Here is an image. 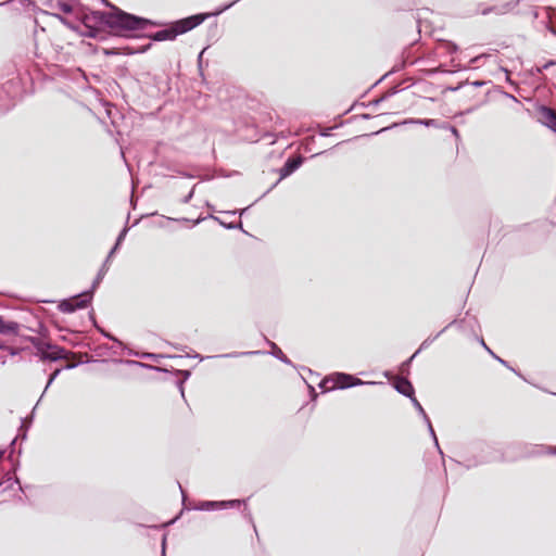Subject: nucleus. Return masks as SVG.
<instances>
[{
    "label": "nucleus",
    "mask_w": 556,
    "mask_h": 556,
    "mask_svg": "<svg viewBox=\"0 0 556 556\" xmlns=\"http://www.w3.org/2000/svg\"><path fill=\"white\" fill-rule=\"evenodd\" d=\"M190 376L189 371H185V378L187 379Z\"/></svg>",
    "instance_id": "obj_37"
},
{
    "label": "nucleus",
    "mask_w": 556,
    "mask_h": 556,
    "mask_svg": "<svg viewBox=\"0 0 556 556\" xmlns=\"http://www.w3.org/2000/svg\"><path fill=\"white\" fill-rule=\"evenodd\" d=\"M482 85H483V83H482V81H475V83H473V86H477V87L482 86Z\"/></svg>",
    "instance_id": "obj_33"
},
{
    "label": "nucleus",
    "mask_w": 556,
    "mask_h": 556,
    "mask_svg": "<svg viewBox=\"0 0 556 556\" xmlns=\"http://www.w3.org/2000/svg\"><path fill=\"white\" fill-rule=\"evenodd\" d=\"M109 267H110L109 258H105V261H104L103 265L101 266L97 277L94 278L91 289L89 291L93 292L98 288V286L101 283L104 276L106 275Z\"/></svg>",
    "instance_id": "obj_12"
},
{
    "label": "nucleus",
    "mask_w": 556,
    "mask_h": 556,
    "mask_svg": "<svg viewBox=\"0 0 556 556\" xmlns=\"http://www.w3.org/2000/svg\"><path fill=\"white\" fill-rule=\"evenodd\" d=\"M553 34L556 35V30L555 29H552Z\"/></svg>",
    "instance_id": "obj_41"
},
{
    "label": "nucleus",
    "mask_w": 556,
    "mask_h": 556,
    "mask_svg": "<svg viewBox=\"0 0 556 556\" xmlns=\"http://www.w3.org/2000/svg\"><path fill=\"white\" fill-rule=\"evenodd\" d=\"M4 452L0 451V459L2 458Z\"/></svg>",
    "instance_id": "obj_39"
},
{
    "label": "nucleus",
    "mask_w": 556,
    "mask_h": 556,
    "mask_svg": "<svg viewBox=\"0 0 556 556\" xmlns=\"http://www.w3.org/2000/svg\"><path fill=\"white\" fill-rule=\"evenodd\" d=\"M244 501L240 500H230V501H222V502H212L204 501L201 502L194 509L198 510H211V509H222L228 507H239Z\"/></svg>",
    "instance_id": "obj_6"
},
{
    "label": "nucleus",
    "mask_w": 556,
    "mask_h": 556,
    "mask_svg": "<svg viewBox=\"0 0 556 556\" xmlns=\"http://www.w3.org/2000/svg\"><path fill=\"white\" fill-rule=\"evenodd\" d=\"M409 123L421 124V125H425L428 127L429 126H433V127L438 126L437 119H410Z\"/></svg>",
    "instance_id": "obj_17"
},
{
    "label": "nucleus",
    "mask_w": 556,
    "mask_h": 556,
    "mask_svg": "<svg viewBox=\"0 0 556 556\" xmlns=\"http://www.w3.org/2000/svg\"><path fill=\"white\" fill-rule=\"evenodd\" d=\"M554 64H556V61H549V62L543 64L542 67H538V71L541 72L542 70H546Z\"/></svg>",
    "instance_id": "obj_24"
},
{
    "label": "nucleus",
    "mask_w": 556,
    "mask_h": 556,
    "mask_svg": "<svg viewBox=\"0 0 556 556\" xmlns=\"http://www.w3.org/2000/svg\"><path fill=\"white\" fill-rule=\"evenodd\" d=\"M148 357H154V354H147Z\"/></svg>",
    "instance_id": "obj_40"
},
{
    "label": "nucleus",
    "mask_w": 556,
    "mask_h": 556,
    "mask_svg": "<svg viewBox=\"0 0 556 556\" xmlns=\"http://www.w3.org/2000/svg\"><path fill=\"white\" fill-rule=\"evenodd\" d=\"M205 17L202 14L192 15L176 22L173 26L176 29V34L181 35L199 26Z\"/></svg>",
    "instance_id": "obj_4"
},
{
    "label": "nucleus",
    "mask_w": 556,
    "mask_h": 556,
    "mask_svg": "<svg viewBox=\"0 0 556 556\" xmlns=\"http://www.w3.org/2000/svg\"><path fill=\"white\" fill-rule=\"evenodd\" d=\"M414 407L417 409V412L419 413V415L422 417L424 421H428V415L426 414L424 407L421 406V404L419 403V401L413 396L410 399Z\"/></svg>",
    "instance_id": "obj_15"
},
{
    "label": "nucleus",
    "mask_w": 556,
    "mask_h": 556,
    "mask_svg": "<svg viewBox=\"0 0 556 556\" xmlns=\"http://www.w3.org/2000/svg\"><path fill=\"white\" fill-rule=\"evenodd\" d=\"M106 5L111 7V12H97L98 21L111 28L115 34L122 36H129L130 33L142 31L148 26H156L157 24L151 20L139 17L110 4L105 0Z\"/></svg>",
    "instance_id": "obj_1"
},
{
    "label": "nucleus",
    "mask_w": 556,
    "mask_h": 556,
    "mask_svg": "<svg viewBox=\"0 0 556 556\" xmlns=\"http://www.w3.org/2000/svg\"><path fill=\"white\" fill-rule=\"evenodd\" d=\"M493 10H494V9H492V8H490V9H485V10H483V11H482V14H483V15H485V14H488V13L492 12Z\"/></svg>",
    "instance_id": "obj_31"
},
{
    "label": "nucleus",
    "mask_w": 556,
    "mask_h": 556,
    "mask_svg": "<svg viewBox=\"0 0 556 556\" xmlns=\"http://www.w3.org/2000/svg\"><path fill=\"white\" fill-rule=\"evenodd\" d=\"M20 325L16 321H5L0 316V333L1 334H17Z\"/></svg>",
    "instance_id": "obj_11"
},
{
    "label": "nucleus",
    "mask_w": 556,
    "mask_h": 556,
    "mask_svg": "<svg viewBox=\"0 0 556 556\" xmlns=\"http://www.w3.org/2000/svg\"><path fill=\"white\" fill-rule=\"evenodd\" d=\"M493 356H494V357H495V358H496V359H497L502 365H504V366H508V365H507V363H506L504 359L500 358V357H498V356H496L495 354H494Z\"/></svg>",
    "instance_id": "obj_29"
},
{
    "label": "nucleus",
    "mask_w": 556,
    "mask_h": 556,
    "mask_svg": "<svg viewBox=\"0 0 556 556\" xmlns=\"http://www.w3.org/2000/svg\"><path fill=\"white\" fill-rule=\"evenodd\" d=\"M302 162L301 156L288 159L285 165L279 169L280 180L295 172L301 166Z\"/></svg>",
    "instance_id": "obj_8"
},
{
    "label": "nucleus",
    "mask_w": 556,
    "mask_h": 556,
    "mask_svg": "<svg viewBox=\"0 0 556 556\" xmlns=\"http://www.w3.org/2000/svg\"><path fill=\"white\" fill-rule=\"evenodd\" d=\"M60 372V369H56L55 371H53L47 382V386L45 388V391L50 387V384L53 382V380L56 378V376L59 375Z\"/></svg>",
    "instance_id": "obj_20"
},
{
    "label": "nucleus",
    "mask_w": 556,
    "mask_h": 556,
    "mask_svg": "<svg viewBox=\"0 0 556 556\" xmlns=\"http://www.w3.org/2000/svg\"><path fill=\"white\" fill-rule=\"evenodd\" d=\"M481 344L482 346H484L492 355H494V353L486 346V344L484 343L483 340H481Z\"/></svg>",
    "instance_id": "obj_30"
},
{
    "label": "nucleus",
    "mask_w": 556,
    "mask_h": 556,
    "mask_svg": "<svg viewBox=\"0 0 556 556\" xmlns=\"http://www.w3.org/2000/svg\"><path fill=\"white\" fill-rule=\"evenodd\" d=\"M103 334H104L106 338H109V339H111V340H113V341L117 342L118 344H121V342H119L116 338H114L113 336H111V334H109V333H104V332H103Z\"/></svg>",
    "instance_id": "obj_28"
},
{
    "label": "nucleus",
    "mask_w": 556,
    "mask_h": 556,
    "mask_svg": "<svg viewBox=\"0 0 556 556\" xmlns=\"http://www.w3.org/2000/svg\"><path fill=\"white\" fill-rule=\"evenodd\" d=\"M395 389L399 393L403 394L412 399L414 396V387L413 384L405 378H400L395 382Z\"/></svg>",
    "instance_id": "obj_9"
},
{
    "label": "nucleus",
    "mask_w": 556,
    "mask_h": 556,
    "mask_svg": "<svg viewBox=\"0 0 556 556\" xmlns=\"http://www.w3.org/2000/svg\"><path fill=\"white\" fill-rule=\"evenodd\" d=\"M174 26L154 33L151 38L155 41L173 40L177 37Z\"/></svg>",
    "instance_id": "obj_10"
},
{
    "label": "nucleus",
    "mask_w": 556,
    "mask_h": 556,
    "mask_svg": "<svg viewBox=\"0 0 556 556\" xmlns=\"http://www.w3.org/2000/svg\"><path fill=\"white\" fill-rule=\"evenodd\" d=\"M444 330H441L440 332H438L434 337H429L427 338L419 346V349L413 354V356L409 358L408 362H410L421 350L428 348L434 340H437L441 333H443Z\"/></svg>",
    "instance_id": "obj_13"
},
{
    "label": "nucleus",
    "mask_w": 556,
    "mask_h": 556,
    "mask_svg": "<svg viewBox=\"0 0 556 556\" xmlns=\"http://www.w3.org/2000/svg\"><path fill=\"white\" fill-rule=\"evenodd\" d=\"M384 99H386V97H382V98H380V99L376 100V101H375V104H380V102H382Z\"/></svg>",
    "instance_id": "obj_32"
},
{
    "label": "nucleus",
    "mask_w": 556,
    "mask_h": 556,
    "mask_svg": "<svg viewBox=\"0 0 556 556\" xmlns=\"http://www.w3.org/2000/svg\"><path fill=\"white\" fill-rule=\"evenodd\" d=\"M387 129H388V128H381V130L377 131L376 134H379V132L384 131V130H387Z\"/></svg>",
    "instance_id": "obj_38"
},
{
    "label": "nucleus",
    "mask_w": 556,
    "mask_h": 556,
    "mask_svg": "<svg viewBox=\"0 0 556 556\" xmlns=\"http://www.w3.org/2000/svg\"><path fill=\"white\" fill-rule=\"evenodd\" d=\"M42 354L43 359L59 361L64 357L65 350L50 343H39L36 345Z\"/></svg>",
    "instance_id": "obj_5"
},
{
    "label": "nucleus",
    "mask_w": 556,
    "mask_h": 556,
    "mask_svg": "<svg viewBox=\"0 0 556 556\" xmlns=\"http://www.w3.org/2000/svg\"><path fill=\"white\" fill-rule=\"evenodd\" d=\"M162 556H165V540L163 541V551H162Z\"/></svg>",
    "instance_id": "obj_34"
},
{
    "label": "nucleus",
    "mask_w": 556,
    "mask_h": 556,
    "mask_svg": "<svg viewBox=\"0 0 556 556\" xmlns=\"http://www.w3.org/2000/svg\"><path fill=\"white\" fill-rule=\"evenodd\" d=\"M540 121L543 125L556 132V111L547 106H542L540 109Z\"/></svg>",
    "instance_id": "obj_7"
},
{
    "label": "nucleus",
    "mask_w": 556,
    "mask_h": 556,
    "mask_svg": "<svg viewBox=\"0 0 556 556\" xmlns=\"http://www.w3.org/2000/svg\"><path fill=\"white\" fill-rule=\"evenodd\" d=\"M258 352H245V353H240V355H248V354H257ZM239 353H229V354H225L224 356L225 357H236L238 356Z\"/></svg>",
    "instance_id": "obj_21"
},
{
    "label": "nucleus",
    "mask_w": 556,
    "mask_h": 556,
    "mask_svg": "<svg viewBox=\"0 0 556 556\" xmlns=\"http://www.w3.org/2000/svg\"><path fill=\"white\" fill-rule=\"evenodd\" d=\"M91 299H92V291H85L78 295L71 298V299L63 300L59 304L58 307L62 313H67V314L73 313L76 309L87 307L88 304L90 303Z\"/></svg>",
    "instance_id": "obj_2"
},
{
    "label": "nucleus",
    "mask_w": 556,
    "mask_h": 556,
    "mask_svg": "<svg viewBox=\"0 0 556 556\" xmlns=\"http://www.w3.org/2000/svg\"><path fill=\"white\" fill-rule=\"evenodd\" d=\"M268 343L274 349L273 355L275 357H277L278 359L282 361L283 363H287V364L290 363V361L287 358V356L283 354V352L274 342H268Z\"/></svg>",
    "instance_id": "obj_14"
},
{
    "label": "nucleus",
    "mask_w": 556,
    "mask_h": 556,
    "mask_svg": "<svg viewBox=\"0 0 556 556\" xmlns=\"http://www.w3.org/2000/svg\"><path fill=\"white\" fill-rule=\"evenodd\" d=\"M55 8H58L59 10H61L63 13H72L73 12V7L67 3V2H64V1H58L55 3Z\"/></svg>",
    "instance_id": "obj_16"
},
{
    "label": "nucleus",
    "mask_w": 556,
    "mask_h": 556,
    "mask_svg": "<svg viewBox=\"0 0 556 556\" xmlns=\"http://www.w3.org/2000/svg\"><path fill=\"white\" fill-rule=\"evenodd\" d=\"M365 382L358 378H355L348 374H337L334 380L326 379L320 383V388L325 390L329 389H346L358 384H364Z\"/></svg>",
    "instance_id": "obj_3"
},
{
    "label": "nucleus",
    "mask_w": 556,
    "mask_h": 556,
    "mask_svg": "<svg viewBox=\"0 0 556 556\" xmlns=\"http://www.w3.org/2000/svg\"><path fill=\"white\" fill-rule=\"evenodd\" d=\"M179 489L181 491L182 497L185 498V491L182 490L181 485L179 484Z\"/></svg>",
    "instance_id": "obj_35"
},
{
    "label": "nucleus",
    "mask_w": 556,
    "mask_h": 556,
    "mask_svg": "<svg viewBox=\"0 0 556 556\" xmlns=\"http://www.w3.org/2000/svg\"><path fill=\"white\" fill-rule=\"evenodd\" d=\"M128 229L127 228H124L121 233L118 235L117 239H116V244L121 245V243L123 242V240L125 239V236L127 233Z\"/></svg>",
    "instance_id": "obj_19"
},
{
    "label": "nucleus",
    "mask_w": 556,
    "mask_h": 556,
    "mask_svg": "<svg viewBox=\"0 0 556 556\" xmlns=\"http://www.w3.org/2000/svg\"><path fill=\"white\" fill-rule=\"evenodd\" d=\"M118 248H119V245L115 243V245L111 249V251L109 252V255L106 256V258H109V262L111 261L112 256L116 253Z\"/></svg>",
    "instance_id": "obj_22"
},
{
    "label": "nucleus",
    "mask_w": 556,
    "mask_h": 556,
    "mask_svg": "<svg viewBox=\"0 0 556 556\" xmlns=\"http://www.w3.org/2000/svg\"><path fill=\"white\" fill-rule=\"evenodd\" d=\"M203 53H204V50H202V51L200 52V54H199V60H201V59H202Z\"/></svg>",
    "instance_id": "obj_36"
},
{
    "label": "nucleus",
    "mask_w": 556,
    "mask_h": 556,
    "mask_svg": "<svg viewBox=\"0 0 556 556\" xmlns=\"http://www.w3.org/2000/svg\"><path fill=\"white\" fill-rule=\"evenodd\" d=\"M193 197V189L182 199L184 203H188Z\"/></svg>",
    "instance_id": "obj_26"
},
{
    "label": "nucleus",
    "mask_w": 556,
    "mask_h": 556,
    "mask_svg": "<svg viewBox=\"0 0 556 556\" xmlns=\"http://www.w3.org/2000/svg\"><path fill=\"white\" fill-rule=\"evenodd\" d=\"M53 16H55L61 23H63L64 25H68L66 18H64L62 15L60 14H53Z\"/></svg>",
    "instance_id": "obj_27"
},
{
    "label": "nucleus",
    "mask_w": 556,
    "mask_h": 556,
    "mask_svg": "<svg viewBox=\"0 0 556 556\" xmlns=\"http://www.w3.org/2000/svg\"><path fill=\"white\" fill-rule=\"evenodd\" d=\"M240 0H233L231 3L225 5L224 8H222L220 10L217 11V14L224 12L225 10H228L229 8H231L235 3L239 2Z\"/></svg>",
    "instance_id": "obj_23"
},
{
    "label": "nucleus",
    "mask_w": 556,
    "mask_h": 556,
    "mask_svg": "<svg viewBox=\"0 0 556 556\" xmlns=\"http://www.w3.org/2000/svg\"><path fill=\"white\" fill-rule=\"evenodd\" d=\"M425 422H426V425H427V427H428V430H429V432H430L431 437H432V438H433V440H434L435 445H437V446H439L438 439H437L435 432H434V430H433V427H432V425H431L430 418L428 417V421H425Z\"/></svg>",
    "instance_id": "obj_18"
},
{
    "label": "nucleus",
    "mask_w": 556,
    "mask_h": 556,
    "mask_svg": "<svg viewBox=\"0 0 556 556\" xmlns=\"http://www.w3.org/2000/svg\"><path fill=\"white\" fill-rule=\"evenodd\" d=\"M446 128H448L456 138L459 137L458 130L454 126L447 125Z\"/></svg>",
    "instance_id": "obj_25"
}]
</instances>
